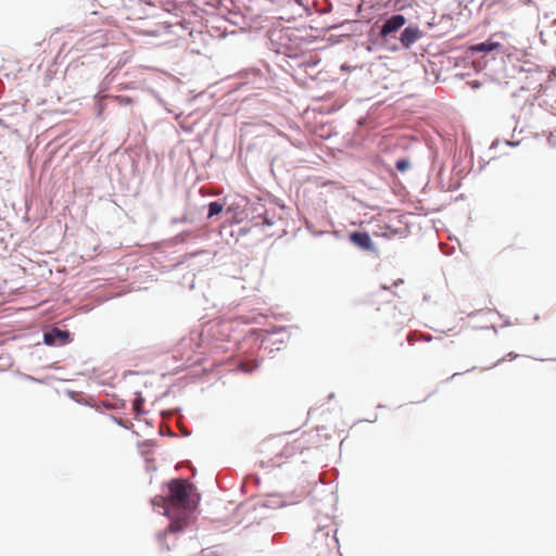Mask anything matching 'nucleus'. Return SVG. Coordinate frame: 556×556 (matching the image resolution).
I'll return each mask as SVG.
<instances>
[{"label":"nucleus","instance_id":"obj_1","mask_svg":"<svg viewBox=\"0 0 556 556\" xmlns=\"http://www.w3.org/2000/svg\"><path fill=\"white\" fill-rule=\"evenodd\" d=\"M168 518L170 532L182 531L190 522L192 511L200 500L194 485L185 479H174L168 483Z\"/></svg>","mask_w":556,"mask_h":556},{"label":"nucleus","instance_id":"obj_2","mask_svg":"<svg viewBox=\"0 0 556 556\" xmlns=\"http://www.w3.org/2000/svg\"><path fill=\"white\" fill-rule=\"evenodd\" d=\"M70 333L59 328H53L43 334V341L48 345H63L68 342Z\"/></svg>","mask_w":556,"mask_h":556},{"label":"nucleus","instance_id":"obj_3","mask_svg":"<svg viewBox=\"0 0 556 556\" xmlns=\"http://www.w3.org/2000/svg\"><path fill=\"white\" fill-rule=\"evenodd\" d=\"M406 23V18L401 15H392L390 18L386 21L380 30L381 37H387L388 35L397 31L404 24Z\"/></svg>","mask_w":556,"mask_h":556},{"label":"nucleus","instance_id":"obj_4","mask_svg":"<svg viewBox=\"0 0 556 556\" xmlns=\"http://www.w3.org/2000/svg\"><path fill=\"white\" fill-rule=\"evenodd\" d=\"M422 36V33L418 27L408 26L406 27L400 37L401 43L405 48H410L417 40Z\"/></svg>","mask_w":556,"mask_h":556},{"label":"nucleus","instance_id":"obj_5","mask_svg":"<svg viewBox=\"0 0 556 556\" xmlns=\"http://www.w3.org/2000/svg\"><path fill=\"white\" fill-rule=\"evenodd\" d=\"M350 241L362 250L372 251L375 249L370 236L367 232L354 231L350 233Z\"/></svg>","mask_w":556,"mask_h":556},{"label":"nucleus","instance_id":"obj_6","mask_svg":"<svg viewBox=\"0 0 556 556\" xmlns=\"http://www.w3.org/2000/svg\"><path fill=\"white\" fill-rule=\"evenodd\" d=\"M501 47V45L498 42H481V43H478L473 47V50L475 51H479V52H489V51H493V50H497L498 48Z\"/></svg>","mask_w":556,"mask_h":556},{"label":"nucleus","instance_id":"obj_7","mask_svg":"<svg viewBox=\"0 0 556 556\" xmlns=\"http://www.w3.org/2000/svg\"><path fill=\"white\" fill-rule=\"evenodd\" d=\"M152 504L154 506H161L164 508L165 510V515L168 517V505H169V496H162V495H159V496H155L153 500H152Z\"/></svg>","mask_w":556,"mask_h":556},{"label":"nucleus","instance_id":"obj_8","mask_svg":"<svg viewBox=\"0 0 556 556\" xmlns=\"http://www.w3.org/2000/svg\"><path fill=\"white\" fill-rule=\"evenodd\" d=\"M224 208V205L217 201L211 202L208 204V217H213L219 214Z\"/></svg>","mask_w":556,"mask_h":556},{"label":"nucleus","instance_id":"obj_9","mask_svg":"<svg viewBox=\"0 0 556 556\" xmlns=\"http://www.w3.org/2000/svg\"><path fill=\"white\" fill-rule=\"evenodd\" d=\"M395 167L399 172L405 173L406 170H408L410 168V162L408 159H405V157L400 159L396 161Z\"/></svg>","mask_w":556,"mask_h":556},{"label":"nucleus","instance_id":"obj_10","mask_svg":"<svg viewBox=\"0 0 556 556\" xmlns=\"http://www.w3.org/2000/svg\"><path fill=\"white\" fill-rule=\"evenodd\" d=\"M113 100L121 106H126L132 104V99L127 96H115Z\"/></svg>","mask_w":556,"mask_h":556},{"label":"nucleus","instance_id":"obj_11","mask_svg":"<svg viewBox=\"0 0 556 556\" xmlns=\"http://www.w3.org/2000/svg\"><path fill=\"white\" fill-rule=\"evenodd\" d=\"M244 364H245V363H241L242 370H243V371H250V370H251V368H245V367H244ZM249 364H255V363H254V362H250Z\"/></svg>","mask_w":556,"mask_h":556},{"label":"nucleus","instance_id":"obj_12","mask_svg":"<svg viewBox=\"0 0 556 556\" xmlns=\"http://www.w3.org/2000/svg\"><path fill=\"white\" fill-rule=\"evenodd\" d=\"M459 375H460V372H455V374H453L451 377H448V378L446 379V381L453 380L454 378H456V377H457V376H459Z\"/></svg>","mask_w":556,"mask_h":556}]
</instances>
